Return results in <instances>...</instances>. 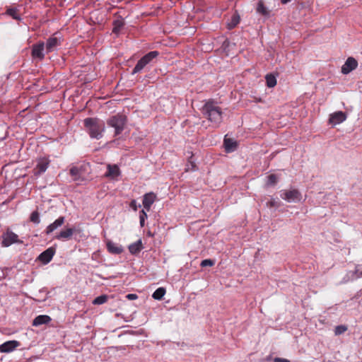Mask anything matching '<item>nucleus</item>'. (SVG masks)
Listing matches in <instances>:
<instances>
[{"label": "nucleus", "instance_id": "nucleus-1", "mask_svg": "<svg viewBox=\"0 0 362 362\" xmlns=\"http://www.w3.org/2000/svg\"><path fill=\"white\" fill-rule=\"evenodd\" d=\"M202 113L215 127H218L222 122V111L214 100H208L202 107Z\"/></svg>", "mask_w": 362, "mask_h": 362}, {"label": "nucleus", "instance_id": "nucleus-2", "mask_svg": "<svg viewBox=\"0 0 362 362\" xmlns=\"http://www.w3.org/2000/svg\"><path fill=\"white\" fill-rule=\"evenodd\" d=\"M83 124L90 138L98 140L103 137L105 129L103 120L95 117H88L83 120Z\"/></svg>", "mask_w": 362, "mask_h": 362}, {"label": "nucleus", "instance_id": "nucleus-3", "mask_svg": "<svg viewBox=\"0 0 362 362\" xmlns=\"http://www.w3.org/2000/svg\"><path fill=\"white\" fill-rule=\"evenodd\" d=\"M127 117L122 114L111 116L107 120V124L115 129V136L119 135L127 124Z\"/></svg>", "mask_w": 362, "mask_h": 362}, {"label": "nucleus", "instance_id": "nucleus-4", "mask_svg": "<svg viewBox=\"0 0 362 362\" xmlns=\"http://www.w3.org/2000/svg\"><path fill=\"white\" fill-rule=\"evenodd\" d=\"M158 55L159 52L158 51H151L145 54L138 61L137 64L133 69L132 74H135L140 72L146 65L150 64Z\"/></svg>", "mask_w": 362, "mask_h": 362}, {"label": "nucleus", "instance_id": "nucleus-5", "mask_svg": "<svg viewBox=\"0 0 362 362\" xmlns=\"http://www.w3.org/2000/svg\"><path fill=\"white\" fill-rule=\"evenodd\" d=\"M280 197L288 202H297L302 199L301 193L296 189L282 190Z\"/></svg>", "mask_w": 362, "mask_h": 362}, {"label": "nucleus", "instance_id": "nucleus-6", "mask_svg": "<svg viewBox=\"0 0 362 362\" xmlns=\"http://www.w3.org/2000/svg\"><path fill=\"white\" fill-rule=\"evenodd\" d=\"M2 238V245L4 247H8L13 243H22V241L18 240V235L9 229L3 234Z\"/></svg>", "mask_w": 362, "mask_h": 362}, {"label": "nucleus", "instance_id": "nucleus-7", "mask_svg": "<svg viewBox=\"0 0 362 362\" xmlns=\"http://www.w3.org/2000/svg\"><path fill=\"white\" fill-rule=\"evenodd\" d=\"M45 42L42 41H40L36 44L33 45L32 46V52L31 55L33 58L37 59L40 61H42L45 58Z\"/></svg>", "mask_w": 362, "mask_h": 362}, {"label": "nucleus", "instance_id": "nucleus-8", "mask_svg": "<svg viewBox=\"0 0 362 362\" xmlns=\"http://www.w3.org/2000/svg\"><path fill=\"white\" fill-rule=\"evenodd\" d=\"M358 64V62L355 58L349 57L346 60L344 64L341 66V71L343 74H348L355 70L357 68Z\"/></svg>", "mask_w": 362, "mask_h": 362}, {"label": "nucleus", "instance_id": "nucleus-9", "mask_svg": "<svg viewBox=\"0 0 362 362\" xmlns=\"http://www.w3.org/2000/svg\"><path fill=\"white\" fill-rule=\"evenodd\" d=\"M49 164V160L47 158H40L37 160V165L33 169L34 175L37 176L45 173Z\"/></svg>", "mask_w": 362, "mask_h": 362}, {"label": "nucleus", "instance_id": "nucleus-10", "mask_svg": "<svg viewBox=\"0 0 362 362\" xmlns=\"http://www.w3.org/2000/svg\"><path fill=\"white\" fill-rule=\"evenodd\" d=\"M21 343L16 340L7 341L0 345L1 353H10L20 346Z\"/></svg>", "mask_w": 362, "mask_h": 362}, {"label": "nucleus", "instance_id": "nucleus-11", "mask_svg": "<svg viewBox=\"0 0 362 362\" xmlns=\"http://www.w3.org/2000/svg\"><path fill=\"white\" fill-rule=\"evenodd\" d=\"M55 253V249L53 247H49L44 252H42L38 257V259L43 264H48L52 259Z\"/></svg>", "mask_w": 362, "mask_h": 362}, {"label": "nucleus", "instance_id": "nucleus-12", "mask_svg": "<svg viewBox=\"0 0 362 362\" xmlns=\"http://www.w3.org/2000/svg\"><path fill=\"white\" fill-rule=\"evenodd\" d=\"M346 119V115L342 111L335 112L330 115L329 122L332 124H337L343 122Z\"/></svg>", "mask_w": 362, "mask_h": 362}, {"label": "nucleus", "instance_id": "nucleus-13", "mask_svg": "<svg viewBox=\"0 0 362 362\" xmlns=\"http://www.w3.org/2000/svg\"><path fill=\"white\" fill-rule=\"evenodd\" d=\"M60 45V40L57 37L52 36L49 37L46 42V45L45 44L47 53L53 52L57 48V47Z\"/></svg>", "mask_w": 362, "mask_h": 362}, {"label": "nucleus", "instance_id": "nucleus-14", "mask_svg": "<svg viewBox=\"0 0 362 362\" xmlns=\"http://www.w3.org/2000/svg\"><path fill=\"white\" fill-rule=\"evenodd\" d=\"M156 199V195L153 192L145 194L143 198V206L144 209L148 211Z\"/></svg>", "mask_w": 362, "mask_h": 362}, {"label": "nucleus", "instance_id": "nucleus-15", "mask_svg": "<svg viewBox=\"0 0 362 362\" xmlns=\"http://www.w3.org/2000/svg\"><path fill=\"white\" fill-rule=\"evenodd\" d=\"M65 221V218L64 216H59L57 219H56L52 223L49 224L45 229V232L46 234H50L54 230L61 227Z\"/></svg>", "mask_w": 362, "mask_h": 362}, {"label": "nucleus", "instance_id": "nucleus-16", "mask_svg": "<svg viewBox=\"0 0 362 362\" xmlns=\"http://www.w3.org/2000/svg\"><path fill=\"white\" fill-rule=\"evenodd\" d=\"M106 245L108 252L112 254L119 255L123 252V248L121 245H119L111 240H107Z\"/></svg>", "mask_w": 362, "mask_h": 362}, {"label": "nucleus", "instance_id": "nucleus-17", "mask_svg": "<svg viewBox=\"0 0 362 362\" xmlns=\"http://www.w3.org/2000/svg\"><path fill=\"white\" fill-rule=\"evenodd\" d=\"M74 233V228H66V230H62L59 233H58L55 238L60 240H69L71 238Z\"/></svg>", "mask_w": 362, "mask_h": 362}, {"label": "nucleus", "instance_id": "nucleus-18", "mask_svg": "<svg viewBox=\"0 0 362 362\" xmlns=\"http://www.w3.org/2000/svg\"><path fill=\"white\" fill-rule=\"evenodd\" d=\"M52 320L51 317L46 315H40L37 316L33 322V326H40L49 323Z\"/></svg>", "mask_w": 362, "mask_h": 362}, {"label": "nucleus", "instance_id": "nucleus-19", "mask_svg": "<svg viewBox=\"0 0 362 362\" xmlns=\"http://www.w3.org/2000/svg\"><path fill=\"white\" fill-rule=\"evenodd\" d=\"M240 16L237 11L232 15L229 22L227 23V28L228 30H232L235 28L240 23Z\"/></svg>", "mask_w": 362, "mask_h": 362}, {"label": "nucleus", "instance_id": "nucleus-20", "mask_svg": "<svg viewBox=\"0 0 362 362\" xmlns=\"http://www.w3.org/2000/svg\"><path fill=\"white\" fill-rule=\"evenodd\" d=\"M120 171L119 168L116 165H107V171L105 173V177H115L119 175Z\"/></svg>", "mask_w": 362, "mask_h": 362}, {"label": "nucleus", "instance_id": "nucleus-21", "mask_svg": "<svg viewBox=\"0 0 362 362\" xmlns=\"http://www.w3.org/2000/svg\"><path fill=\"white\" fill-rule=\"evenodd\" d=\"M142 249V243L141 240H139L136 243L131 244L129 246V252L132 255H136Z\"/></svg>", "mask_w": 362, "mask_h": 362}, {"label": "nucleus", "instance_id": "nucleus-22", "mask_svg": "<svg viewBox=\"0 0 362 362\" xmlns=\"http://www.w3.org/2000/svg\"><path fill=\"white\" fill-rule=\"evenodd\" d=\"M224 146L227 152L233 151L237 146V143L230 139H224Z\"/></svg>", "mask_w": 362, "mask_h": 362}, {"label": "nucleus", "instance_id": "nucleus-23", "mask_svg": "<svg viewBox=\"0 0 362 362\" xmlns=\"http://www.w3.org/2000/svg\"><path fill=\"white\" fill-rule=\"evenodd\" d=\"M6 13L11 16L15 20L20 21L21 19L19 10L16 8H8Z\"/></svg>", "mask_w": 362, "mask_h": 362}, {"label": "nucleus", "instance_id": "nucleus-24", "mask_svg": "<svg viewBox=\"0 0 362 362\" xmlns=\"http://www.w3.org/2000/svg\"><path fill=\"white\" fill-rule=\"evenodd\" d=\"M266 84L269 88H273L276 85V78L272 74H267L265 76Z\"/></svg>", "mask_w": 362, "mask_h": 362}, {"label": "nucleus", "instance_id": "nucleus-25", "mask_svg": "<svg viewBox=\"0 0 362 362\" xmlns=\"http://www.w3.org/2000/svg\"><path fill=\"white\" fill-rule=\"evenodd\" d=\"M165 292L166 291L165 288L160 287L153 292L152 297L156 300H160L163 298Z\"/></svg>", "mask_w": 362, "mask_h": 362}, {"label": "nucleus", "instance_id": "nucleus-26", "mask_svg": "<svg viewBox=\"0 0 362 362\" xmlns=\"http://www.w3.org/2000/svg\"><path fill=\"white\" fill-rule=\"evenodd\" d=\"M70 175L73 177L74 180H78L81 175V170L78 168L74 166L70 169Z\"/></svg>", "mask_w": 362, "mask_h": 362}, {"label": "nucleus", "instance_id": "nucleus-27", "mask_svg": "<svg viewBox=\"0 0 362 362\" xmlns=\"http://www.w3.org/2000/svg\"><path fill=\"white\" fill-rule=\"evenodd\" d=\"M113 29H112V32L114 33H116L117 34L121 28L124 26V22H123V20H116L114 21L113 23Z\"/></svg>", "mask_w": 362, "mask_h": 362}, {"label": "nucleus", "instance_id": "nucleus-28", "mask_svg": "<svg viewBox=\"0 0 362 362\" xmlns=\"http://www.w3.org/2000/svg\"><path fill=\"white\" fill-rule=\"evenodd\" d=\"M107 295H101L100 296H98L95 298L93 301V304L94 305H101L107 302Z\"/></svg>", "mask_w": 362, "mask_h": 362}, {"label": "nucleus", "instance_id": "nucleus-29", "mask_svg": "<svg viewBox=\"0 0 362 362\" xmlns=\"http://www.w3.org/2000/svg\"><path fill=\"white\" fill-rule=\"evenodd\" d=\"M30 220L31 222L38 224L40 222V214L37 211H34L31 213L30 216Z\"/></svg>", "mask_w": 362, "mask_h": 362}, {"label": "nucleus", "instance_id": "nucleus-30", "mask_svg": "<svg viewBox=\"0 0 362 362\" xmlns=\"http://www.w3.org/2000/svg\"><path fill=\"white\" fill-rule=\"evenodd\" d=\"M257 11L263 16L268 14V11L262 1H259L257 4Z\"/></svg>", "mask_w": 362, "mask_h": 362}, {"label": "nucleus", "instance_id": "nucleus-31", "mask_svg": "<svg viewBox=\"0 0 362 362\" xmlns=\"http://www.w3.org/2000/svg\"><path fill=\"white\" fill-rule=\"evenodd\" d=\"M347 330V327L345 325H338L335 327L334 334L340 335Z\"/></svg>", "mask_w": 362, "mask_h": 362}, {"label": "nucleus", "instance_id": "nucleus-32", "mask_svg": "<svg viewBox=\"0 0 362 362\" xmlns=\"http://www.w3.org/2000/svg\"><path fill=\"white\" fill-rule=\"evenodd\" d=\"M267 185H274L277 182V176L274 174H271L268 176Z\"/></svg>", "mask_w": 362, "mask_h": 362}, {"label": "nucleus", "instance_id": "nucleus-33", "mask_svg": "<svg viewBox=\"0 0 362 362\" xmlns=\"http://www.w3.org/2000/svg\"><path fill=\"white\" fill-rule=\"evenodd\" d=\"M147 218V214L146 211L142 209L139 212V221H140V225L141 227L144 226L145 220Z\"/></svg>", "mask_w": 362, "mask_h": 362}, {"label": "nucleus", "instance_id": "nucleus-34", "mask_svg": "<svg viewBox=\"0 0 362 362\" xmlns=\"http://www.w3.org/2000/svg\"><path fill=\"white\" fill-rule=\"evenodd\" d=\"M201 267H212L214 265V261L211 260L210 259H206L202 261L201 262Z\"/></svg>", "mask_w": 362, "mask_h": 362}, {"label": "nucleus", "instance_id": "nucleus-35", "mask_svg": "<svg viewBox=\"0 0 362 362\" xmlns=\"http://www.w3.org/2000/svg\"><path fill=\"white\" fill-rule=\"evenodd\" d=\"M130 207L132 209H134V211L137 210L138 206H137L136 200H134V199L132 200V202H130Z\"/></svg>", "mask_w": 362, "mask_h": 362}, {"label": "nucleus", "instance_id": "nucleus-36", "mask_svg": "<svg viewBox=\"0 0 362 362\" xmlns=\"http://www.w3.org/2000/svg\"><path fill=\"white\" fill-rule=\"evenodd\" d=\"M273 362H290V361L286 358L276 357Z\"/></svg>", "mask_w": 362, "mask_h": 362}, {"label": "nucleus", "instance_id": "nucleus-37", "mask_svg": "<svg viewBox=\"0 0 362 362\" xmlns=\"http://www.w3.org/2000/svg\"><path fill=\"white\" fill-rule=\"evenodd\" d=\"M355 274L356 275V278L362 277V269H360L358 267H356Z\"/></svg>", "mask_w": 362, "mask_h": 362}, {"label": "nucleus", "instance_id": "nucleus-38", "mask_svg": "<svg viewBox=\"0 0 362 362\" xmlns=\"http://www.w3.org/2000/svg\"><path fill=\"white\" fill-rule=\"evenodd\" d=\"M127 298L129 300H134V299L137 298V296L136 294L131 293V294H128L127 296Z\"/></svg>", "mask_w": 362, "mask_h": 362}, {"label": "nucleus", "instance_id": "nucleus-39", "mask_svg": "<svg viewBox=\"0 0 362 362\" xmlns=\"http://www.w3.org/2000/svg\"><path fill=\"white\" fill-rule=\"evenodd\" d=\"M267 206L269 207H274L276 206V202L274 200H272L267 204Z\"/></svg>", "mask_w": 362, "mask_h": 362}, {"label": "nucleus", "instance_id": "nucleus-40", "mask_svg": "<svg viewBox=\"0 0 362 362\" xmlns=\"http://www.w3.org/2000/svg\"><path fill=\"white\" fill-rule=\"evenodd\" d=\"M291 0H281V4H286L287 3H288L289 1H291Z\"/></svg>", "mask_w": 362, "mask_h": 362}]
</instances>
